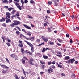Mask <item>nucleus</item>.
<instances>
[{
	"label": "nucleus",
	"instance_id": "1",
	"mask_svg": "<svg viewBox=\"0 0 79 79\" xmlns=\"http://www.w3.org/2000/svg\"><path fill=\"white\" fill-rule=\"evenodd\" d=\"M24 42H26V43L28 45H29L30 47H31V52H32V53H33V52H34V45L32 44L31 43L25 40Z\"/></svg>",
	"mask_w": 79,
	"mask_h": 79
},
{
	"label": "nucleus",
	"instance_id": "2",
	"mask_svg": "<svg viewBox=\"0 0 79 79\" xmlns=\"http://www.w3.org/2000/svg\"><path fill=\"white\" fill-rule=\"evenodd\" d=\"M74 61H75V59H74V58H73V59H70L69 60H68V61H66L65 62L66 63H68L69 64H70V63L73 64V63H74Z\"/></svg>",
	"mask_w": 79,
	"mask_h": 79
},
{
	"label": "nucleus",
	"instance_id": "3",
	"mask_svg": "<svg viewBox=\"0 0 79 79\" xmlns=\"http://www.w3.org/2000/svg\"><path fill=\"white\" fill-rule=\"evenodd\" d=\"M33 61H34V60H33V59L32 58H30V60H29V63L31 65H34V64L33 63Z\"/></svg>",
	"mask_w": 79,
	"mask_h": 79
},
{
	"label": "nucleus",
	"instance_id": "4",
	"mask_svg": "<svg viewBox=\"0 0 79 79\" xmlns=\"http://www.w3.org/2000/svg\"><path fill=\"white\" fill-rule=\"evenodd\" d=\"M14 24H15V26L18 25L19 24H21V22L17 21L16 20H15L14 21Z\"/></svg>",
	"mask_w": 79,
	"mask_h": 79
},
{
	"label": "nucleus",
	"instance_id": "5",
	"mask_svg": "<svg viewBox=\"0 0 79 79\" xmlns=\"http://www.w3.org/2000/svg\"><path fill=\"white\" fill-rule=\"evenodd\" d=\"M6 19H9L8 18H11V16H10V15H11V14H10V13L6 12Z\"/></svg>",
	"mask_w": 79,
	"mask_h": 79
},
{
	"label": "nucleus",
	"instance_id": "6",
	"mask_svg": "<svg viewBox=\"0 0 79 79\" xmlns=\"http://www.w3.org/2000/svg\"><path fill=\"white\" fill-rule=\"evenodd\" d=\"M41 38L43 39V40H44V41L45 42H47V41L48 40V38L46 37H44L43 36H42Z\"/></svg>",
	"mask_w": 79,
	"mask_h": 79
},
{
	"label": "nucleus",
	"instance_id": "7",
	"mask_svg": "<svg viewBox=\"0 0 79 79\" xmlns=\"http://www.w3.org/2000/svg\"><path fill=\"white\" fill-rule=\"evenodd\" d=\"M23 25L26 29H31V27L28 26L26 24H23Z\"/></svg>",
	"mask_w": 79,
	"mask_h": 79
},
{
	"label": "nucleus",
	"instance_id": "8",
	"mask_svg": "<svg viewBox=\"0 0 79 79\" xmlns=\"http://www.w3.org/2000/svg\"><path fill=\"white\" fill-rule=\"evenodd\" d=\"M53 2H54V5L56 6L58 5V3H57V2H56V0H52Z\"/></svg>",
	"mask_w": 79,
	"mask_h": 79
},
{
	"label": "nucleus",
	"instance_id": "9",
	"mask_svg": "<svg viewBox=\"0 0 79 79\" xmlns=\"http://www.w3.org/2000/svg\"><path fill=\"white\" fill-rule=\"evenodd\" d=\"M23 37H24V38H26V37L24 36V35H23L22 33H20L19 37L20 38V39H23Z\"/></svg>",
	"mask_w": 79,
	"mask_h": 79
},
{
	"label": "nucleus",
	"instance_id": "10",
	"mask_svg": "<svg viewBox=\"0 0 79 79\" xmlns=\"http://www.w3.org/2000/svg\"><path fill=\"white\" fill-rule=\"evenodd\" d=\"M48 72L49 73H50V71L51 72H53V70L52 69V68L50 67L49 69H48Z\"/></svg>",
	"mask_w": 79,
	"mask_h": 79
},
{
	"label": "nucleus",
	"instance_id": "11",
	"mask_svg": "<svg viewBox=\"0 0 79 79\" xmlns=\"http://www.w3.org/2000/svg\"><path fill=\"white\" fill-rule=\"evenodd\" d=\"M8 0H2L3 3L8 4Z\"/></svg>",
	"mask_w": 79,
	"mask_h": 79
},
{
	"label": "nucleus",
	"instance_id": "12",
	"mask_svg": "<svg viewBox=\"0 0 79 79\" xmlns=\"http://www.w3.org/2000/svg\"><path fill=\"white\" fill-rule=\"evenodd\" d=\"M2 68H5L6 69H8V68H9V67H7V66L4 65H2Z\"/></svg>",
	"mask_w": 79,
	"mask_h": 79
},
{
	"label": "nucleus",
	"instance_id": "13",
	"mask_svg": "<svg viewBox=\"0 0 79 79\" xmlns=\"http://www.w3.org/2000/svg\"><path fill=\"white\" fill-rule=\"evenodd\" d=\"M6 23H8L9 22H11V20H10V19H7V20L6 21Z\"/></svg>",
	"mask_w": 79,
	"mask_h": 79
},
{
	"label": "nucleus",
	"instance_id": "14",
	"mask_svg": "<svg viewBox=\"0 0 79 79\" xmlns=\"http://www.w3.org/2000/svg\"><path fill=\"white\" fill-rule=\"evenodd\" d=\"M30 40L31 42L34 41V38L33 37H31L30 38Z\"/></svg>",
	"mask_w": 79,
	"mask_h": 79
},
{
	"label": "nucleus",
	"instance_id": "15",
	"mask_svg": "<svg viewBox=\"0 0 79 79\" xmlns=\"http://www.w3.org/2000/svg\"><path fill=\"white\" fill-rule=\"evenodd\" d=\"M2 73L3 74H6V73H8V71H7V70H3L2 71Z\"/></svg>",
	"mask_w": 79,
	"mask_h": 79
},
{
	"label": "nucleus",
	"instance_id": "16",
	"mask_svg": "<svg viewBox=\"0 0 79 79\" xmlns=\"http://www.w3.org/2000/svg\"><path fill=\"white\" fill-rule=\"evenodd\" d=\"M26 35H28L29 36H31V33L30 32H28V33L26 32Z\"/></svg>",
	"mask_w": 79,
	"mask_h": 79
},
{
	"label": "nucleus",
	"instance_id": "17",
	"mask_svg": "<svg viewBox=\"0 0 79 79\" xmlns=\"http://www.w3.org/2000/svg\"><path fill=\"white\" fill-rule=\"evenodd\" d=\"M16 11V10H13L11 13V15H14L15 14V12Z\"/></svg>",
	"mask_w": 79,
	"mask_h": 79
},
{
	"label": "nucleus",
	"instance_id": "18",
	"mask_svg": "<svg viewBox=\"0 0 79 79\" xmlns=\"http://www.w3.org/2000/svg\"><path fill=\"white\" fill-rule=\"evenodd\" d=\"M22 7H23V6H21L20 5H19V6H17V8H18L19 9V10H22V8H21Z\"/></svg>",
	"mask_w": 79,
	"mask_h": 79
},
{
	"label": "nucleus",
	"instance_id": "19",
	"mask_svg": "<svg viewBox=\"0 0 79 79\" xmlns=\"http://www.w3.org/2000/svg\"><path fill=\"white\" fill-rule=\"evenodd\" d=\"M43 56L44 59H47V58H48V56H47L43 55Z\"/></svg>",
	"mask_w": 79,
	"mask_h": 79
},
{
	"label": "nucleus",
	"instance_id": "20",
	"mask_svg": "<svg viewBox=\"0 0 79 79\" xmlns=\"http://www.w3.org/2000/svg\"><path fill=\"white\" fill-rule=\"evenodd\" d=\"M30 2V3L35 4V2L33 0H31Z\"/></svg>",
	"mask_w": 79,
	"mask_h": 79
},
{
	"label": "nucleus",
	"instance_id": "21",
	"mask_svg": "<svg viewBox=\"0 0 79 79\" xmlns=\"http://www.w3.org/2000/svg\"><path fill=\"white\" fill-rule=\"evenodd\" d=\"M57 40L58 41V42H60V43L63 42V40H61V39H57Z\"/></svg>",
	"mask_w": 79,
	"mask_h": 79
},
{
	"label": "nucleus",
	"instance_id": "22",
	"mask_svg": "<svg viewBox=\"0 0 79 79\" xmlns=\"http://www.w3.org/2000/svg\"><path fill=\"white\" fill-rule=\"evenodd\" d=\"M14 26H15L14 23H12L10 25V26H11V27H14Z\"/></svg>",
	"mask_w": 79,
	"mask_h": 79
},
{
	"label": "nucleus",
	"instance_id": "23",
	"mask_svg": "<svg viewBox=\"0 0 79 79\" xmlns=\"http://www.w3.org/2000/svg\"><path fill=\"white\" fill-rule=\"evenodd\" d=\"M11 10H14V8L10 7L8 9V11H11Z\"/></svg>",
	"mask_w": 79,
	"mask_h": 79
},
{
	"label": "nucleus",
	"instance_id": "24",
	"mask_svg": "<svg viewBox=\"0 0 79 79\" xmlns=\"http://www.w3.org/2000/svg\"><path fill=\"white\" fill-rule=\"evenodd\" d=\"M10 56L11 57H12V58H14L15 56V54H11L10 55Z\"/></svg>",
	"mask_w": 79,
	"mask_h": 79
},
{
	"label": "nucleus",
	"instance_id": "25",
	"mask_svg": "<svg viewBox=\"0 0 79 79\" xmlns=\"http://www.w3.org/2000/svg\"><path fill=\"white\" fill-rule=\"evenodd\" d=\"M49 44L51 45H54V43L52 41H50Z\"/></svg>",
	"mask_w": 79,
	"mask_h": 79
},
{
	"label": "nucleus",
	"instance_id": "26",
	"mask_svg": "<svg viewBox=\"0 0 79 79\" xmlns=\"http://www.w3.org/2000/svg\"><path fill=\"white\" fill-rule=\"evenodd\" d=\"M22 63L23 64H24L25 63V60H24L23 59H22Z\"/></svg>",
	"mask_w": 79,
	"mask_h": 79
},
{
	"label": "nucleus",
	"instance_id": "27",
	"mask_svg": "<svg viewBox=\"0 0 79 79\" xmlns=\"http://www.w3.org/2000/svg\"><path fill=\"white\" fill-rule=\"evenodd\" d=\"M18 16H18H19V12H17L16 13V14L15 16Z\"/></svg>",
	"mask_w": 79,
	"mask_h": 79
},
{
	"label": "nucleus",
	"instance_id": "28",
	"mask_svg": "<svg viewBox=\"0 0 79 79\" xmlns=\"http://www.w3.org/2000/svg\"><path fill=\"white\" fill-rule=\"evenodd\" d=\"M57 65H58V67H59V68H62V66L60 65V64H58V63H57Z\"/></svg>",
	"mask_w": 79,
	"mask_h": 79
},
{
	"label": "nucleus",
	"instance_id": "29",
	"mask_svg": "<svg viewBox=\"0 0 79 79\" xmlns=\"http://www.w3.org/2000/svg\"><path fill=\"white\" fill-rule=\"evenodd\" d=\"M45 48H43L42 50V53H44V52H45Z\"/></svg>",
	"mask_w": 79,
	"mask_h": 79
},
{
	"label": "nucleus",
	"instance_id": "30",
	"mask_svg": "<svg viewBox=\"0 0 79 79\" xmlns=\"http://www.w3.org/2000/svg\"><path fill=\"white\" fill-rule=\"evenodd\" d=\"M70 58L69 57V56H66L65 57V60H68Z\"/></svg>",
	"mask_w": 79,
	"mask_h": 79
},
{
	"label": "nucleus",
	"instance_id": "31",
	"mask_svg": "<svg viewBox=\"0 0 79 79\" xmlns=\"http://www.w3.org/2000/svg\"><path fill=\"white\" fill-rule=\"evenodd\" d=\"M6 44L8 45V47H10L11 45V44L8 42L6 43Z\"/></svg>",
	"mask_w": 79,
	"mask_h": 79
},
{
	"label": "nucleus",
	"instance_id": "32",
	"mask_svg": "<svg viewBox=\"0 0 79 79\" xmlns=\"http://www.w3.org/2000/svg\"><path fill=\"white\" fill-rule=\"evenodd\" d=\"M18 46L20 47H23V45H22V43H21V44H19Z\"/></svg>",
	"mask_w": 79,
	"mask_h": 79
},
{
	"label": "nucleus",
	"instance_id": "33",
	"mask_svg": "<svg viewBox=\"0 0 79 79\" xmlns=\"http://www.w3.org/2000/svg\"><path fill=\"white\" fill-rule=\"evenodd\" d=\"M21 2L22 3V7H23V4H24V1H23V0H21Z\"/></svg>",
	"mask_w": 79,
	"mask_h": 79
},
{
	"label": "nucleus",
	"instance_id": "34",
	"mask_svg": "<svg viewBox=\"0 0 79 79\" xmlns=\"http://www.w3.org/2000/svg\"><path fill=\"white\" fill-rule=\"evenodd\" d=\"M16 34L17 35H19V34H20V32L19 31H16Z\"/></svg>",
	"mask_w": 79,
	"mask_h": 79
},
{
	"label": "nucleus",
	"instance_id": "35",
	"mask_svg": "<svg viewBox=\"0 0 79 79\" xmlns=\"http://www.w3.org/2000/svg\"><path fill=\"white\" fill-rule=\"evenodd\" d=\"M21 51L22 53V54H24V49H23V48H21Z\"/></svg>",
	"mask_w": 79,
	"mask_h": 79
},
{
	"label": "nucleus",
	"instance_id": "36",
	"mask_svg": "<svg viewBox=\"0 0 79 79\" xmlns=\"http://www.w3.org/2000/svg\"><path fill=\"white\" fill-rule=\"evenodd\" d=\"M75 77V74H73L71 76V77L72 78H73H73H74Z\"/></svg>",
	"mask_w": 79,
	"mask_h": 79
},
{
	"label": "nucleus",
	"instance_id": "37",
	"mask_svg": "<svg viewBox=\"0 0 79 79\" xmlns=\"http://www.w3.org/2000/svg\"><path fill=\"white\" fill-rule=\"evenodd\" d=\"M40 63L41 64H45V62L42 61H40Z\"/></svg>",
	"mask_w": 79,
	"mask_h": 79
},
{
	"label": "nucleus",
	"instance_id": "38",
	"mask_svg": "<svg viewBox=\"0 0 79 79\" xmlns=\"http://www.w3.org/2000/svg\"><path fill=\"white\" fill-rule=\"evenodd\" d=\"M28 71L29 72H26L27 73V74H29L31 73V70H28Z\"/></svg>",
	"mask_w": 79,
	"mask_h": 79
},
{
	"label": "nucleus",
	"instance_id": "39",
	"mask_svg": "<svg viewBox=\"0 0 79 79\" xmlns=\"http://www.w3.org/2000/svg\"><path fill=\"white\" fill-rule=\"evenodd\" d=\"M15 5H16V6H17V7L18 6H19V3H18V2H15Z\"/></svg>",
	"mask_w": 79,
	"mask_h": 79
},
{
	"label": "nucleus",
	"instance_id": "40",
	"mask_svg": "<svg viewBox=\"0 0 79 79\" xmlns=\"http://www.w3.org/2000/svg\"><path fill=\"white\" fill-rule=\"evenodd\" d=\"M6 60L7 63H10V62H9V60H8V59L7 58H6Z\"/></svg>",
	"mask_w": 79,
	"mask_h": 79
},
{
	"label": "nucleus",
	"instance_id": "41",
	"mask_svg": "<svg viewBox=\"0 0 79 79\" xmlns=\"http://www.w3.org/2000/svg\"><path fill=\"white\" fill-rule=\"evenodd\" d=\"M14 58L16 60H18V57L17 56H15Z\"/></svg>",
	"mask_w": 79,
	"mask_h": 79
},
{
	"label": "nucleus",
	"instance_id": "42",
	"mask_svg": "<svg viewBox=\"0 0 79 79\" xmlns=\"http://www.w3.org/2000/svg\"><path fill=\"white\" fill-rule=\"evenodd\" d=\"M27 16L29 17H28L29 18H30L31 19H33V18L32 17V16H29V15H27Z\"/></svg>",
	"mask_w": 79,
	"mask_h": 79
},
{
	"label": "nucleus",
	"instance_id": "43",
	"mask_svg": "<svg viewBox=\"0 0 79 79\" xmlns=\"http://www.w3.org/2000/svg\"><path fill=\"white\" fill-rule=\"evenodd\" d=\"M1 38L3 39L4 42H5V39H4V37H3V36H2L1 37Z\"/></svg>",
	"mask_w": 79,
	"mask_h": 79
},
{
	"label": "nucleus",
	"instance_id": "44",
	"mask_svg": "<svg viewBox=\"0 0 79 79\" xmlns=\"http://www.w3.org/2000/svg\"><path fill=\"white\" fill-rule=\"evenodd\" d=\"M23 73L25 75V77H26V72H25V71H24V69H23Z\"/></svg>",
	"mask_w": 79,
	"mask_h": 79
},
{
	"label": "nucleus",
	"instance_id": "45",
	"mask_svg": "<svg viewBox=\"0 0 79 79\" xmlns=\"http://www.w3.org/2000/svg\"><path fill=\"white\" fill-rule=\"evenodd\" d=\"M28 53H29V55H32V53L30 51L28 52Z\"/></svg>",
	"mask_w": 79,
	"mask_h": 79
},
{
	"label": "nucleus",
	"instance_id": "46",
	"mask_svg": "<svg viewBox=\"0 0 79 79\" xmlns=\"http://www.w3.org/2000/svg\"><path fill=\"white\" fill-rule=\"evenodd\" d=\"M24 2L25 3H27L28 2L27 0H24Z\"/></svg>",
	"mask_w": 79,
	"mask_h": 79
},
{
	"label": "nucleus",
	"instance_id": "47",
	"mask_svg": "<svg viewBox=\"0 0 79 79\" xmlns=\"http://www.w3.org/2000/svg\"><path fill=\"white\" fill-rule=\"evenodd\" d=\"M56 56H58L59 57H62V55H59L57 54Z\"/></svg>",
	"mask_w": 79,
	"mask_h": 79
},
{
	"label": "nucleus",
	"instance_id": "48",
	"mask_svg": "<svg viewBox=\"0 0 79 79\" xmlns=\"http://www.w3.org/2000/svg\"><path fill=\"white\" fill-rule=\"evenodd\" d=\"M51 64H52V62L51 61L49 62L48 63V65H50Z\"/></svg>",
	"mask_w": 79,
	"mask_h": 79
},
{
	"label": "nucleus",
	"instance_id": "49",
	"mask_svg": "<svg viewBox=\"0 0 79 79\" xmlns=\"http://www.w3.org/2000/svg\"><path fill=\"white\" fill-rule=\"evenodd\" d=\"M48 31L49 32H52V30L50 29V28H48Z\"/></svg>",
	"mask_w": 79,
	"mask_h": 79
},
{
	"label": "nucleus",
	"instance_id": "50",
	"mask_svg": "<svg viewBox=\"0 0 79 79\" xmlns=\"http://www.w3.org/2000/svg\"><path fill=\"white\" fill-rule=\"evenodd\" d=\"M22 31H23V32H25V33H26V31H25V30L24 29H22Z\"/></svg>",
	"mask_w": 79,
	"mask_h": 79
},
{
	"label": "nucleus",
	"instance_id": "51",
	"mask_svg": "<svg viewBox=\"0 0 79 79\" xmlns=\"http://www.w3.org/2000/svg\"><path fill=\"white\" fill-rule=\"evenodd\" d=\"M66 36L67 37H69V35L68 34H66Z\"/></svg>",
	"mask_w": 79,
	"mask_h": 79
},
{
	"label": "nucleus",
	"instance_id": "52",
	"mask_svg": "<svg viewBox=\"0 0 79 79\" xmlns=\"http://www.w3.org/2000/svg\"><path fill=\"white\" fill-rule=\"evenodd\" d=\"M47 23H44V26H45V27L47 26Z\"/></svg>",
	"mask_w": 79,
	"mask_h": 79
},
{
	"label": "nucleus",
	"instance_id": "53",
	"mask_svg": "<svg viewBox=\"0 0 79 79\" xmlns=\"http://www.w3.org/2000/svg\"><path fill=\"white\" fill-rule=\"evenodd\" d=\"M71 17L73 20L74 19V15H72V16H71Z\"/></svg>",
	"mask_w": 79,
	"mask_h": 79
},
{
	"label": "nucleus",
	"instance_id": "54",
	"mask_svg": "<svg viewBox=\"0 0 79 79\" xmlns=\"http://www.w3.org/2000/svg\"><path fill=\"white\" fill-rule=\"evenodd\" d=\"M48 5H51L52 4V2H50V1H49L48 2Z\"/></svg>",
	"mask_w": 79,
	"mask_h": 79
},
{
	"label": "nucleus",
	"instance_id": "55",
	"mask_svg": "<svg viewBox=\"0 0 79 79\" xmlns=\"http://www.w3.org/2000/svg\"><path fill=\"white\" fill-rule=\"evenodd\" d=\"M28 51H27V50H26V51H24V53H28Z\"/></svg>",
	"mask_w": 79,
	"mask_h": 79
},
{
	"label": "nucleus",
	"instance_id": "56",
	"mask_svg": "<svg viewBox=\"0 0 79 79\" xmlns=\"http://www.w3.org/2000/svg\"><path fill=\"white\" fill-rule=\"evenodd\" d=\"M2 25L3 26H4V27H6V24L5 23H3Z\"/></svg>",
	"mask_w": 79,
	"mask_h": 79
},
{
	"label": "nucleus",
	"instance_id": "57",
	"mask_svg": "<svg viewBox=\"0 0 79 79\" xmlns=\"http://www.w3.org/2000/svg\"><path fill=\"white\" fill-rule=\"evenodd\" d=\"M47 13H50V11L49 10H47Z\"/></svg>",
	"mask_w": 79,
	"mask_h": 79
},
{
	"label": "nucleus",
	"instance_id": "58",
	"mask_svg": "<svg viewBox=\"0 0 79 79\" xmlns=\"http://www.w3.org/2000/svg\"><path fill=\"white\" fill-rule=\"evenodd\" d=\"M34 65L36 67H38V64H34Z\"/></svg>",
	"mask_w": 79,
	"mask_h": 79
},
{
	"label": "nucleus",
	"instance_id": "59",
	"mask_svg": "<svg viewBox=\"0 0 79 79\" xmlns=\"http://www.w3.org/2000/svg\"><path fill=\"white\" fill-rule=\"evenodd\" d=\"M40 40L38 39L36 40V41L37 42H40Z\"/></svg>",
	"mask_w": 79,
	"mask_h": 79
},
{
	"label": "nucleus",
	"instance_id": "60",
	"mask_svg": "<svg viewBox=\"0 0 79 79\" xmlns=\"http://www.w3.org/2000/svg\"><path fill=\"white\" fill-rule=\"evenodd\" d=\"M25 38L26 39V40H30V38H26H26Z\"/></svg>",
	"mask_w": 79,
	"mask_h": 79
},
{
	"label": "nucleus",
	"instance_id": "61",
	"mask_svg": "<svg viewBox=\"0 0 79 79\" xmlns=\"http://www.w3.org/2000/svg\"><path fill=\"white\" fill-rule=\"evenodd\" d=\"M13 2V1H12V0H9V1H8V2L9 3H11V2Z\"/></svg>",
	"mask_w": 79,
	"mask_h": 79
},
{
	"label": "nucleus",
	"instance_id": "62",
	"mask_svg": "<svg viewBox=\"0 0 79 79\" xmlns=\"http://www.w3.org/2000/svg\"><path fill=\"white\" fill-rule=\"evenodd\" d=\"M57 45H58V46H61V44H59L58 43H57L56 44Z\"/></svg>",
	"mask_w": 79,
	"mask_h": 79
},
{
	"label": "nucleus",
	"instance_id": "63",
	"mask_svg": "<svg viewBox=\"0 0 79 79\" xmlns=\"http://www.w3.org/2000/svg\"><path fill=\"white\" fill-rule=\"evenodd\" d=\"M44 74V72H40V74L41 75H42Z\"/></svg>",
	"mask_w": 79,
	"mask_h": 79
},
{
	"label": "nucleus",
	"instance_id": "64",
	"mask_svg": "<svg viewBox=\"0 0 79 79\" xmlns=\"http://www.w3.org/2000/svg\"><path fill=\"white\" fill-rule=\"evenodd\" d=\"M75 64H77L78 63V61H75Z\"/></svg>",
	"mask_w": 79,
	"mask_h": 79
}]
</instances>
